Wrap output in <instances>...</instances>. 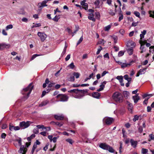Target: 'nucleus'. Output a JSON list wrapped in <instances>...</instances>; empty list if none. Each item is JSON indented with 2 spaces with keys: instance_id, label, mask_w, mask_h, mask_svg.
<instances>
[{
  "instance_id": "20",
  "label": "nucleus",
  "mask_w": 154,
  "mask_h": 154,
  "mask_svg": "<svg viewBox=\"0 0 154 154\" xmlns=\"http://www.w3.org/2000/svg\"><path fill=\"white\" fill-rule=\"evenodd\" d=\"M130 142L132 146L134 148L136 147L137 143V141H134L133 139H131L130 140Z\"/></svg>"
},
{
  "instance_id": "53",
  "label": "nucleus",
  "mask_w": 154,
  "mask_h": 154,
  "mask_svg": "<svg viewBox=\"0 0 154 154\" xmlns=\"http://www.w3.org/2000/svg\"><path fill=\"white\" fill-rule=\"evenodd\" d=\"M59 18L56 15L55 16L54 18L53 19V20L57 22Z\"/></svg>"
},
{
  "instance_id": "37",
  "label": "nucleus",
  "mask_w": 154,
  "mask_h": 154,
  "mask_svg": "<svg viewBox=\"0 0 154 154\" xmlns=\"http://www.w3.org/2000/svg\"><path fill=\"white\" fill-rule=\"evenodd\" d=\"M50 90H51L50 89H48L47 90V91H43L42 93V97H43V96H44L47 93H48L50 91Z\"/></svg>"
},
{
  "instance_id": "52",
  "label": "nucleus",
  "mask_w": 154,
  "mask_h": 154,
  "mask_svg": "<svg viewBox=\"0 0 154 154\" xmlns=\"http://www.w3.org/2000/svg\"><path fill=\"white\" fill-rule=\"evenodd\" d=\"M148 152V149H144L143 148L142 149V152L143 154H145L146 153H147Z\"/></svg>"
},
{
  "instance_id": "63",
  "label": "nucleus",
  "mask_w": 154,
  "mask_h": 154,
  "mask_svg": "<svg viewBox=\"0 0 154 154\" xmlns=\"http://www.w3.org/2000/svg\"><path fill=\"white\" fill-rule=\"evenodd\" d=\"M2 33L3 35H7V32H6L5 30L4 29H3L2 30Z\"/></svg>"
},
{
  "instance_id": "61",
  "label": "nucleus",
  "mask_w": 154,
  "mask_h": 154,
  "mask_svg": "<svg viewBox=\"0 0 154 154\" xmlns=\"http://www.w3.org/2000/svg\"><path fill=\"white\" fill-rule=\"evenodd\" d=\"M70 57V55L68 54L65 58V60L66 61H68L69 60Z\"/></svg>"
},
{
  "instance_id": "17",
  "label": "nucleus",
  "mask_w": 154,
  "mask_h": 154,
  "mask_svg": "<svg viewBox=\"0 0 154 154\" xmlns=\"http://www.w3.org/2000/svg\"><path fill=\"white\" fill-rule=\"evenodd\" d=\"M133 99L135 103H136L140 99V97L138 96V94H137L135 95L133 97Z\"/></svg>"
},
{
  "instance_id": "3",
  "label": "nucleus",
  "mask_w": 154,
  "mask_h": 154,
  "mask_svg": "<svg viewBox=\"0 0 154 154\" xmlns=\"http://www.w3.org/2000/svg\"><path fill=\"white\" fill-rule=\"evenodd\" d=\"M16 140L18 142L19 145L20 146V149L18 151V153L22 154H26L27 149L24 145H22L21 139L20 138L17 139Z\"/></svg>"
},
{
  "instance_id": "60",
  "label": "nucleus",
  "mask_w": 154,
  "mask_h": 154,
  "mask_svg": "<svg viewBox=\"0 0 154 154\" xmlns=\"http://www.w3.org/2000/svg\"><path fill=\"white\" fill-rule=\"evenodd\" d=\"M109 13L110 14L112 15H115V13L113 12V11L112 10H110Z\"/></svg>"
},
{
  "instance_id": "15",
  "label": "nucleus",
  "mask_w": 154,
  "mask_h": 154,
  "mask_svg": "<svg viewBox=\"0 0 154 154\" xmlns=\"http://www.w3.org/2000/svg\"><path fill=\"white\" fill-rule=\"evenodd\" d=\"M116 79L119 80L122 86H123L124 85V84L123 82V77L122 76H118L116 77Z\"/></svg>"
},
{
  "instance_id": "62",
  "label": "nucleus",
  "mask_w": 154,
  "mask_h": 154,
  "mask_svg": "<svg viewBox=\"0 0 154 154\" xmlns=\"http://www.w3.org/2000/svg\"><path fill=\"white\" fill-rule=\"evenodd\" d=\"M20 127L18 126H14V131H17L20 129Z\"/></svg>"
},
{
  "instance_id": "8",
  "label": "nucleus",
  "mask_w": 154,
  "mask_h": 154,
  "mask_svg": "<svg viewBox=\"0 0 154 154\" xmlns=\"http://www.w3.org/2000/svg\"><path fill=\"white\" fill-rule=\"evenodd\" d=\"M123 97L122 94L116 92V102H122L123 101Z\"/></svg>"
},
{
  "instance_id": "13",
  "label": "nucleus",
  "mask_w": 154,
  "mask_h": 154,
  "mask_svg": "<svg viewBox=\"0 0 154 154\" xmlns=\"http://www.w3.org/2000/svg\"><path fill=\"white\" fill-rule=\"evenodd\" d=\"M107 82L104 81L103 82L101 83V84L100 86V88L97 89V91H102L105 87V85L106 84Z\"/></svg>"
},
{
  "instance_id": "33",
  "label": "nucleus",
  "mask_w": 154,
  "mask_h": 154,
  "mask_svg": "<svg viewBox=\"0 0 154 154\" xmlns=\"http://www.w3.org/2000/svg\"><path fill=\"white\" fill-rule=\"evenodd\" d=\"M111 26L110 25H108L104 28V30L106 31H108L111 28Z\"/></svg>"
},
{
  "instance_id": "41",
  "label": "nucleus",
  "mask_w": 154,
  "mask_h": 154,
  "mask_svg": "<svg viewBox=\"0 0 154 154\" xmlns=\"http://www.w3.org/2000/svg\"><path fill=\"white\" fill-rule=\"evenodd\" d=\"M68 66L69 67V68L71 69H73L74 68L75 66L74 64L72 62L70 63Z\"/></svg>"
},
{
  "instance_id": "4",
  "label": "nucleus",
  "mask_w": 154,
  "mask_h": 154,
  "mask_svg": "<svg viewBox=\"0 0 154 154\" xmlns=\"http://www.w3.org/2000/svg\"><path fill=\"white\" fill-rule=\"evenodd\" d=\"M99 146L103 149L108 150L110 152H114V150L111 147L105 143H100L99 145Z\"/></svg>"
},
{
  "instance_id": "38",
  "label": "nucleus",
  "mask_w": 154,
  "mask_h": 154,
  "mask_svg": "<svg viewBox=\"0 0 154 154\" xmlns=\"http://www.w3.org/2000/svg\"><path fill=\"white\" fill-rule=\"evenodd\" d=\"M13 26L12 24H10L7 26L6 27V29L7 30H8L9 29H11L13 28Z\"/></svg>"
},
{
  "instance_id": "34",
  "label": "nucleus",
  "mask_w": 154,
  "mask_h": 154,
  "mask_svg": "<svg viewBox=\"0 0 154 154\" xmlns=\"http://www.w3.org/2000/svg\"><path fill=\"white\" fill-rule=\"evenodd\" d=\"M95 17L96 18L99 19L100 17V15L99 12H97L95 13Z\"/></svg>"
},
{
  "instance_id": "64",
  "label": "nucleus",
  "mask_w": 154,
  "mask_h": 154,
  "mask_svg": "<svg viewBox=\"0 0 154 154\" xmlns=\"http://www.w3.org/2000/svg\"><path fill=\"white\" fill-rule=\"evenodd\" d=\"M48 138L50 140V141L51 142L52 141L53 139V136L52 135H48Z\"/></svg>"
},
{
  "instance_id": "30",
  "label": "nucleus",
  "mask_w": 154,
  "mask_h": 154,
  "mask_svg": "<svg viewBox=\"0 0 154 154\" xmlns=\"http://www.w3.org/2000/svg\"><path fill=\"white\" fill-rule=\"evenodd\" d=\"M106 42V41L103 39H100L97 43V45L101 44L103 45Z\"/></svg>"
},
{
  "instance_id": "50",
  "label": "nucleus",
  "mask_w": 154,
  "mask_h": 154,
  "mask_svg": "<svg viewBox=\"0 0 154 154\" xmlns=\"http://www.w3.org/2000/svg\"><path fill=\"white\" fill-rule=\"evenodd\" d=\"M94 74L92 73L90 75L89 77H88L89 79H91L92 78V79H94Z\"/></svg>"
},
{
  "instance_id": "46",
  "label": "nucleus",
  "mask_w": 154,
  "mask_h": 154,
  "mask_svg": "<svg viewBox=\"0 0 154 154\" xmlns=\"http://www.w3.org/2000/svg\"><path fill=\"white\" fill-rule=\"evenodd\" d=\"M22 21L23 22L27 23L28 22V19L26 17H23L22 19Z\"/></svg>"
},
{
  "instance_id": "40",
  "label": "nucleus",
  "mask_w": 154,
  "mask_h": 154,
  "mask_svg": "<svg viewBox=\"0 0 154 154\" xmlns=\"http://www.w3.org/2000/svg\"><path fill=\"white\" fill-rule=\"evenodd\" d=\"M134 14L136 17L139 18L140 17V13L138 12L135 11L134 12Z\"/></svg>"
},
{
  "instance_id": "18",
  "label": "nucleus",
  "mask_w": 154,
  "mask_h": 154,
  "mask_svg": "<svg viewBox=\"0 0 154 154\" xmlns=\"http://www.w3.org/2000/svg\"><path fill=\"white\" fill-rule=\"evenodd\" d=\"M10 45L5 43L0 44V50L3 49L5 48H8L10 47Z\"/></svg>"
},
{
  "instance_id": "26",
  "label": "nucleus",
  "mask_w": 154,
  "mask_h": 154,
  "mask_svg": "<svg viewBox=\"0 0 154 154\" xmlns=\"http://www.w3.org/2000/svg\"><path fill=\"white\" fill-rule=\"evenodd\" d=\"M146 30H144L141 32V33L140 35V38L142 39L143 38H144V35L146 34Z\"/></svg>"
},
{
  "instance_id": "22",
  "label": "nucleus",
  "mask_w": 154,
  "mask_h": 154,
  "mask_svg": "<svg viewBox=\"0 0 154 154\" xmlns=\"http://www.w3.org/2000/svg\"><path fill=\"white\" fill-rule=\"evenodd\" d=\"M49 103V101L48 100H46L42 102L39 105V106L42 107L48 104Z\"/></svg>"
},
{
  "instance_id": "2",
  "label": "nucleus",
  "mask_w": 154,
  "mask_h": 154,
  "mask_svg": "<svg viewBox=\"0 0 154 154\" xmlns=\"http://www.w3.org/2000/svg\"><path fill=\"white\" fill-rule=\"evenodd\" d=\"M33 88L32 84L31 83L26 88L23 89L21 93L24 95L23 97L25 99H26L29 97Z\"/></svg>"
},
{
  "instance_id": "24",
  "label": "nucleus",
  "mask_w": 154,
  "mask_h": 154,
  "mask_svg": "<svg viewBox=\"0 0 154 154\" xmlns=\"http://www.w3.org/2000/svg\"><path fill=\"white\" fill-rule=\"evenodd\" d=\"M123 94L125 99H128L130 93L128 91H125L123 92Z\"/></svg>"
},
{
  "instance_id": "59",
  "label": "nucleus",
  "mask_w": 154,
  "mask_h": 154,
  "mask_svg": "<svg viewBox=\"0 0 154 154\" xmlns=\"http://www.w3.org/2000/svg\"><path fill=\"white\" fill-rule=\"evenodd\" d=\"M108 72L106 71H104L102 74L101 76L103 77L104 76L106 73H108Z\"/></svg>"
},
{
  "instance_id": "39",
  "label": "nucleus",
  "mask_w": 154,
  "mask_h": 154,
  "mask_svg": "<svg viewBox=\"0 0 154 154\" xmlns=\"http://www.w3.org/2000/svg\"><path fill=\"white\" fill-rule=\"evenodd\" d=\"M124 54V52L123 51H121L119 52L118 54V56L119 57L123 56Z\"/></svg>"
},
{
  "instance_id": "47",
  "label": "nucleus",
  "mask_w": 154,
  "mask_h": 154,
  "mask_svg": "<svg viewBox=\"0 0 154 154\" xmlns=\"http://www.w3.org/2000/svg\"><path fill=\"white\" fill-rule=\"evenodd\" d=\"M138 131L140 133H141L142 132L143 129L142 126H140L138 128Z\"/></svg>"
},
{
  "instance_id": "23",
  "label": "nucleus",
  "mask_w": 154,
  "mask_h": 154,
  "mask_svg": "<svg viewBox=\"0 0 154 154\" xmlns=\"http://www.w3.org/2000/svg\"><path fill=\"white\" fill-rule=\"evenodd\" d=\"M88 18V19L90 20H91L93 21H95V19L94 17L93 13H91L89 14Z\"/></svg>"
},
{
  "instance_id": "36",
  "label": "nucleus",
  "mask_w": 154,
  "mask_h": 154,
  "mask_svg": "<svg viewBox=\"0 0 154 154\" xmlns=\"http://www.w3.org/2000/svg\"><path fill=\"white\" fill-rule=\"evenodd\" d=\"M37 127V128L38 129H45L46 128L44 127L43 125H38L36 126Z\"/></svg>"
},
{
  "instance_id": "21",
  "label": "nucleus",
  "mask_w": 154,
  "mask_h": 154,
  "mask_svg": "<svg viewBox=\"0 0 154 154\" xmlns=\"http://www.w3.org/2000/svg\"><path fill=\"white\" fill-rule=\"evenodd\" d=\"M100 96V94L97 92H94L92 94V96L93 97L97 99H99Z\"/></svg>"
},
{
  "instance_id": "42",
  "label": "nucleus",
  "mask_w": 154,
  "mask_h": 154,
  "mask_svg": "<svg viewBox=\"0 0 154 154\" xmlns=\"http://www.w3.org/2000/svg\"><path fill=\"white\" fill-rule=\"evenodd\" d=\"M139 119V116L137 115H135L134 116V118L133 119V121L134 122L136 121L137 120H138Z\"/></svg>"
},
{
  "instance_id": "9",
  "label": "nucleus",
  "mask_w": 154,
  "mask_h": 154,
  "mask_svg": "<svg viewBox=\"0 0 154 154\" xmlns=\"http://www.w3.org/2000/svg\"><path fill=\"white\" fill-rule=\"evenodd\" d=\"M38 35L42 41L43 42L47 37V35L45 33H42L38 32Z\"/></svg>"
},
{
  "instance_id": "51",
  "label": "nucleus",
  "mask_w": 154,
  "mask_h": 154,
  "mask_svg": "<svg viewBox=\"0 0 154 154\" xmlns=\"http://www.w3.org/2000/svg\"><path fill=\"white\" fill-rule=\"evenodd\" d=\"M100 48L98 49L97 51V52H96V54L97 55L98 54L100 53L101 51V50H102V48L101 46H100Z\"/></svg>"
},
{
  "instance_id": "6",
  "label": "nucleus",
  "mask_w": 154,
  "mask_h": 154,
  "mask_svg": "<svg viewBox=\"0 0 154 154\" xmlns=\"http://www.w3.org/2000/svg\"><path fill=\"white\" fill-rule=\"evenodd\" d=\"M114 119L111 117H106L103 119V122L107 125L111 124L113 121Z\"/></svg>"
},
{
  "instance_id": "32",
  "label": "nucleus",
  "mask_w": 154,
  "mask_h": 154,
  "mask_svg": "<svg viewBox=\"0 0 154 154\" xmlns=\"http://www.w3.org/2000/svg\"><path fill=\"white\" fill-rule=\"evenodd\" d=\"M74 76H75L76 78H78L80 75V73L78 72H74L73 74Z\"/></svg>"
},
{
  "instance_id": "49",
  "label": "nucleus",
  "mask_w": 154,
  "mask_h": 154,
  "mask_svg": "<svg viewBox=\"0 0 154 154\" xmlns=\"http://www.w3.org/2000/svg\"><path fill=\"white\" fill-rule=\"evenodd\" d=\"M83 36H82L80 38V39L78 41L77 43V45H78L79 44H80L83 41Z\"/></svg>"
},
{
  "instance_id": "25",
  "label": "nucleus",
  "mask_w": 154,
  "mask_h": 154,
  "mask_svg": "<svg viewBox=\"0 0 154 154\" xmlns=\"http://www.w3.org/2000/svg\"><path fill=\"white\" fill-rule=\"evenodd\" d=\"M134 48H127V51L129 55L132 54L133 53V49Z\"/></svg>"
},
{
  "instance_id": "58",
  "label": "nucleus",
  "mask_w": 154,
  "mask_h": 154,
  "mask_svg": "<svg viewBox=\"0 0 154 154\" xmlns=\"http://www.w3.org/2000/svg\"><path fill=\"white\" fill-rule=\"evenodd\" d=\"M14 126L13 125H9V130L11 131H13L14 130Z\"/></svg>"
},
{
  "instance_id": "55",
  "label": "nucleus",
  "mask_w": 154,
  "mask_h": 154,
  "mask_svg": "<svg viewBox=\"0 0 154 154\" xmlns=\"http://www.w3.org/2000/svg\"><path fill=\"white\" fill-rule=\"evenodd\" d=\"M39 55H37V54H35L33 55L31 58V60H33L35 57H37Z\"/></svg>"
},
{
  "instance_id": "11",
  "label": "nucleus",
  "mask_w": 154,
  "mask_h": 154,
  "mask_svg": "<svg viewBox=\"0 0 154 154\" xmlns=\"http://www.w3.org/2000/svg\"><path fill=\"white\" fill-rule=\"evenodd\" d=\"M116 63H117L118 64L120 65L121 66V67L122 68H124L126 67L129 66L130 64H129L127 63H122L120 61H116Z\"/></svg>"
},
{
  "instance_id": "35",
  "label": "nucleus",
  "mask_w": 154,
  "mask_h": 154,
  "mask_svg": "<svg viewBox=\"0 0 154 154\" xmlns=\"http://www.w3.org/2000/svg\"><path fill=\"white\" fill-rule=\"evenodd\" d=\"M66 141L68 142L69 143H70L71 144H72L74 142V141L72 140V139H66Z\"/></svg>"
},
{
  "instance_id": "7",
  "label": "nucleus",
  "mask_w": 154,
  "mask_h": 154,
  "mask_svg": "<svg viewBox=\"0 0 154 154\" xmlns=\"http://www.w3.org/2000/svg\"><path fill=\"white\" fill-rule=\"evenodd\" d=\"M57 97L60 99V101H67L68 98L66 95L64 94H58L57 96Z\"/></svg>"
},
{
  "instance_id": "5",
  "label": "nucleus",
  "mask_w": 154,
  "mask_h": 154,
  "mask_svg": "<svg viewBox=\"0 0 154 154\" xmlns=\"http://www.w3.org/2000/svg\"><path fill=\"white\" fill-rule=\"evenodd\" d=\"M30 122L29 121H27L26 122H22L20 123V126L22 129H25L28 127L30 125Z\"/></svg>"
},
{
  "instance_id": "16",
  "label": "nucleus",
  "mask_w": 154,
  "mask_h": 154,
  "mask_svg": "<svg viewBox=\"0 0 154 154\" xmlns=\"http://www.w3.org/2000/svg\"><path fill=\"white\" fill-rule=\"evenodd\" d=\"M127 104L128 105V109L129 111L131 112H132V109L133 108V106L132 104L128 101H127Z\"/></svg>"
},
{
  "instance_id": "57",
  "label": "nucleus",
  "mask_w": 154,
  "mask_h": 154,
  "mask_svg": "<svg viewBox=\"0 0 154 154\" xmlns=\"http://www.w3.org/2000/svg\"><path fill=\"white\" fill-rule=\"evenodd\" d=\"M149 98H146L145 99V100L143 102V104H145L146 105L147 104V103H148V100L149 99Z\"/></svg>"
},
{
  "instance_id": "28",
  "label": "nucleus",
  "mask_w": 154,
  "mask_h": 154,
  "mask_svg": "<svg viewBox=\"0 0 154 154\" xmlns=\"http://www.w3.org/2000/svg\"><path fill=\"white\" fill-rule=\"evenodd\" d=\"M51 123L52 124L57 125L59 127H60L63 125V124L62 123H60L58 122H51Z\"/></svg>"
},
{
  "instance_id": "19",
  "label": "nucleus",
  "mask_w": 154,
  "mask_h": 154,
  "mask_svg": "<svg viewBox=\"0 0 154 154\" xmlns=\"http://www.w3.org/2000/svg\"><path fill=\"white\" fill-rule=\"evenodd\" d=\"M54 118L57 120H62L64 118V116L63 115H57L54 116Z\"/></svg>"
},
{
  "instance_id": "45",
  "label": "nucleus",
  "mask_w": 154,
  "mask_h": 154,
  "mask_svg": "<svg viewBox=\"0 0 154 154\" xmlns=\"http://www.w3.org/2000/svg\"><path fill=\"white\" fill-rule=\"evenodd\" d=\"M41 24L40 23H38L35 24L34 25L32 26V28H33L34 27H39L41 26Z\"/></svg>"
},
{
  "instance_id": "31",
  "label": "nucleus",
  "mask_w": 154,
  "mask_h": 154,
  "mask_svg": "<svg viewBox=\"0 0 154 154\" xmlns=\"http://www.w3.org/2000/svg\"><path fill=\"white\" fill-rule=\"evenodd\" d=\"M119 21H120L123 18V15L122 14V12L121 11H120V13L119 14Z\"/></svg>"
},
{
  "instance_id": "56",
  "label": "nucleus",
  "mask_w": 154,
  "mask_h": 154,
  "mask_svg": "<svg viewBox=\"0 0 154 154\" xmlns=\"http://www.w3.org/2000/svg\"><path fill=\"white\" fill-rule=\"evenodd\" d=\"M33 133L35 134H37L38 133V129L37 128H35L33 130Z\"/></svg>"
},
{
  "instance_id": "1",
  "label": "nucleus",
  "mask_w": 154,
  "mask_h": 154,
  "mask_svg": "<svg viewBox=\"0 0 154 154\" xmlns=\"http://www.w3.org/2000/svg\"><path fill=\"white\" fill-rule=\"evenodd\" d=\"M87 90H80L78 89L71 90L68 92L72 93V95L75 98L81 99L85 96V94L87 92Z\"/></svg>"
},
{
  "instance_id": "48",
  "label": "nucleus",
  "mask_w": 154,
  "mask_h": 154,
  "mask_svg": "<svg viewBox=\"0 0 154 154\" xmlns=\"http://www.w3.org/2000/svg\"><path fill=\"white\" fill-rule=\"evenodd\" d=\"M66 30L67 31L69 34H72V31L69 28H67L66 29Z\"/></svg>"
},
{
  "instance_id": "54",
  "label": "nucleus",
  "mask_w": 154,
  "mask_h": 154,
  "mask_svg": "<svg viewBox=\"0 0 154 154\" xmlns=\"http://www.w3.org/2000/svg\"><path fill=\"white\" fill-rule=\"evenodd\" d=\"M149 137L151 140H154V135L152 134L149 135Z\"/></svg>"
},
{
  "instance_id": "43",
  "label": "nucleus",
  "mask_w": 154,
  "mask_h": 154,
  "mask_svg": "<svg viewBox=\"0 0 154 154\" xmlns=\"http://www.w3.org/2000/svg\"><path fill=\"white\" fill-rule=\"evenodd\" d=\"M55 83H54L50 82V83L48 84V87L50 88L51 87L55 85Z\"/></svg>"
},
{
  "instance_id": "27",
  "label": "nucleus",
  "mask_w": 154,
  "mask_h": 154,
  "mask_svg": "<svg viewBox=\"0 0 154 154\" xmlns=\"http://www.w3.org/2000/svg\"><path fill=\"white\" fill-rule=\"evenodd\" d=\"M147 67L143 69H140L139 72H140V74L142 75L144 74L146 72V69Z\"/></svg>"
},
{
  "instance_id": "10",
  "label": "nucleus",
  "mask_w": 154,
  "mask_h": 154,
  "mask_svg": "<svg viewBox=\"0 0 154 154\" xmlns=\"http://www.w3.org/2000/svg\"><path fill=\"white\" fill-rule=\"evenodd\" d=\"M127 46L128 48H134L135 46V44L132 41L129 40L127 42Z\"/></svg>"
},
{
  "instance_id": "12",
  "label": "nucleus",
  "mask_w": 154,
  "mask_h": 154,
  "mask_svg": "<svg viewBox=\"0 0 154 154\" xmlns=\"http://www.w3.org/2000/svg\"><path fill=\"white\" fill-rule=\"evenodd\" d=\"M86 0H83L81 2V4L82 5L84 6V9L85 10L88 9V4L85 3Z\"/></svg>"
},
{
  "instance_id": "29",
  "label": "nucleus",
  "mask_w": 154,
  "mask_h": 154,
  "mask_svg": "<svg viewBox=\"0 0 154 154\" xmlns=\"http://www.w3.org/2000/svg\"><path fill=\"white\" fill-rule=\"evenodd\" d=\"M99 4L100 2L99 0H96L94 2V4L95 5L96 8H100Z\"/></svg>"
},
{
  "instance_id": "14",
  "label": "nucleus",
  "mask_w": 154,
  "mask_h": 154,
  "mask_svg": "<svg viewBox=\"0 0 154 154\" xmlns=\"http://www.w3.org/2000/svg\"><path fill=\"white\" fill-rule=\"evenodd\" d=\"M48 2L46 0H44L42 2H40L38 4V7L39 8L46 6L47 5L46 3Z\"/></svg>"
},
{
  "instance_id": "44",
  "label": "nucleus",
  "mask_w": 154,
  "mask_h": 154,
  "mask_svg": "<svg viewBox=\"0 0 154 154\" xmlns=\"http://www.w3.org/2000/svg\"><path fill=\"white\" fill-rule=\"evenodd\" d=\"M68 80L71 82H74L75 81V78L74 76H71L69 78Z\"/></svg>"
}]
</instances>
